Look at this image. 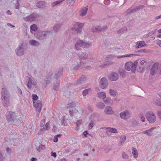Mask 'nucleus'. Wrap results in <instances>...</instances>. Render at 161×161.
Wrapping results in <instances>:
<instances>
[{
    "label": "nucleus",
    "mask_w": 161,
    "mask_h": 161,
    "mask_svg": "<svg viewBox=\"0 0 161 161\" xmlns=\"http://www.w3.org/2000/svg\"><path fill=\"white\" fill-rule=\"evenodd\" d=\"M108 131L111 133H118V131L117 129L115 128L111 127H107Z\"/></svg>",
    "instance_id": "obj_32"
},
{
    "label": "nucleus",
    "mask_w": 161,
    "mask_h": 161,
    "mask_svg": "<svg viewBox=\"0 0 161 161\" xmlns=\"http://www.w3.org/2000/svg\"><path fill=\"white\" fill-rule=\"evenodd\" d=\"M103 102L106 104H108L111 101V98L108 97H106L103 100Z\"/></svg>",
    "instance_id": "obj_33"
},
{
    "label": "nucleus",
    "mask_w": 161,
    "mask_h": 161,
    "mask_svg": "<svg viewBox=\"0 0 161 161\" xmlns=\"http://www.w3.org/2000/svg\"><path fill=\"white\" fill-rule=\"evenodd\" d=\"M73 29H75L77 33L81 32L83 24L78 22H74L73 24Z\"/></svg>",
    "instance_id": "obj_11"
},
{
    "label": "nucleus",
    "mask_w": 161,
    "mask_h": 161,
    "mask_svg": "<svg viewBox=\"0 0 161 161\" xmlns=\"http://www.w3.org/2000/svg\"><path fill=\"white\" fill-rule=\"evenodd\" d=\"M91 88H88L87 89H85L82 92V95L84 96H86L88 94V92L89 91H91Z\"/></svg>",
    "instance_id": "obj_41"
},
{
    "label": "nucleus",
    "mask_w": 161,
    "mask_h": 161,
    "mask_svg": "<svg viewBox=\"0 0 161 161\" xmlns=\"http://www.w3.org/2000/svg\"><path fill=\"white\" fill-rule=\"evenodd\" d=\"M119 116L121 119L126 120L130 118L131 114L128 110H125L119 114Z\"/></svg>",
    "instance_id": "obj_7"
},
{
    "label": "nucleus",
    "mask_w": 161,
    "mask_h": 161,
    "mask_svg": "<svg viewBox=\"0 0 161 161\" xmlns=\"http://www.w3.org/2000/svg\"><path fill=\"white\" fill-rule=\"evenodd\" d=\"M158 66V63L156 62L154 63L152 68L151 69L157 70Z\"/></svg>",
    "instance_id": "obj_48"
},
{
    "label": "nucleus",
    "mask_w": 161,
    "mask_h": 161,
    "mask_svg": "<svg viewBox=\"0 0 161 161\" xmlns=\"http://www.w3.org/2000/svg\"><path fill=\"white\" fill-rule=\"evenodd\" d=\"M31 30L34 31H36L38 29V27L36 25L34 24L31 25L30 26Z\"/></svg>",
    "instance_id": "obj_36"
},
{
    "label": "nucleus",
    "mask_w": 161,
    "mask_h": 161,
    "mask_svg": "<svg viewBox=\"0 0 161 161\" xmlns=\"http://www.w3.org/2000/svg\"><path fill=\"white\" fill-rule=\"evenodd\" d=\"M132 150V154L135 158H136L138 157V153L136 149V148H133Z\"/></svg>",
    "instance_id": "obj_40"
},
{
    "label": "nucleus",
    "mask_w": 161,
    "mask_h": 161,
    "mask_svg": "<svg viewBox=\"0 0 161 161\" xmlns=\"http://www.w3.org/2000/svg\"><path fill=\"white\" fill-rule=\"evenodd\" d=\"M51 155L53 157H56L57 156V154L55 152H51Z\"/></svg>",
    "instance_id": "obj_60"
},
{
    "label": "nucleus",
    "mask_w": 161,
    "mask_h": 161,
    "mask_svg": "<svg viewBox=\"0 0 161 161\" xmlns=\"http://www.w3.org/2000/svg\"><path fill=\"white\" fill-rule=\"evenodd\" d=\"M84 63L83 62H80L79 64H78L75 66H74L73 68L74 70H77L79 68H82L83 66H84Z\"/></svg>",
    "instance_id": "obj_28"
},
{
    "label": "nucleus",
    "mask_w": 161,
    "mask_h": 161,
    "mask_svg": "<svg viewBox=\"0 0 161 161\" xmlns=\"http://www.w3.org/2000/svg\"><path fill=\"white\" fill-rule=\"evenodd\" d=\"M108 57H106L105 58V62L103 64L100 65L99 67L102 68H107L108 66L111 65L113 63V62L112 61H108Z\"/></svg>",
    "instance_id": "obj_16"
},
{
    "label": "nucleus",
    "mask_w": 161,
    "mask_h": 161,
    "mask_svg": "<svg viewBox=\"0 0 161 161\" xmlns=\"http://www.w3.org/2000/svg\"><path fill=\"white\" fill-rule=\"evenodd\" d=\"M106 57H108V61H111V60H112L113 58L114 57L113 55H109L108 56H107Z\"/></svg>",
    "instance_id": "obj_57"
},
{
    "label": "nucleus",
    "mask_w": 161,
    "mask_h": 161,
    "mask_svg": "<svg viewBox=\"0 0 161 161\" xmlns=\"http://www.w3.org/2000/svg\"><path fill=\"white\" fill-rule=\"evenodd\" d=\"M107 26L106 25H104L103 27L97 26L96 27H93L91 29L92 32H101L107 29Z\"/></svg>",
    "instance_id": "obj_9"
},
{
    "label": "nucleus",
    "mask_w": 161,
    "mask_h": 161,
    "mask_svg": "<svg viewBox=\"0 0 161 161\" xmlns=\"http://www.w3.org/2000/svg\"><path fill=\"white\" fill-rule=\"evenodd\" d=\"M109 93L111 96L114 97L118 94V92L116 90L112 89H110Z\"/></svg>",
    "instance_id": "obj_26"
},
{
    "label": "nucleus",
    "mask_w": 161,
    "mask_h": 161,
    "mask_svg": "<svg viewBox=\"0 0 161 161\" xmlns=\"http://www.w3.org/2000/svg\"><path fill=\"white\" fill-rule=\"evenodd\" d=\"M60 80H57L56 81V83L53 86V89L55 91H58L59 90V86Z\"/></svg>",
    "instance_id": "obj_30"
},
{
    "label": "nucleus",
    "mask_w": 161,
    "mask_h": 161,
    "mask_svg": "<svg viewBox=\"0 0 161 161\" xmlns=\"http://www.w3.org/2000/svg\"><path fill=\"white\" fill-rule=\"evenodd\" d=\"M17 91L18 93L19 94V95H20L21 96H22V91L19 87H17Z\"/></svg>",
    "instance_id": "obj_58"
},
{
    "label": "nucleus",
    "mask_w": 161,
    "mask_h": 161,
    "mask_svg": "<svg viewBox=\"0 0 161 161\" xmlns=\"http://www.w3.org/2000/svg\"><path fill=\"white\" fill-rule=\"evenodd\" d=\"M61 124L62 125H65L66 124L65 117L64 116L62 117V119L61 120Z\"/></svg>",
    "instance_id": "obj_44"
},
{
    "label": "nucleus",
    "mask_w": 161,
    "mask_h": 161,
    "mask_svg": "<svg viewBox=\"0 0 161 161\" xmlns=\"http://www.w3.org/2000/svg\"><path fill=\"white\" fill-rule=\"evenodd\" d=\"M26 81V85L29 89L31 88L32 85H35L36 84L37 82L35 79L32 77H27Z\"/></svg>",
    "instance_id": "obj_8"
},
{
    "label": "nucleus",
    "mask_w": 161,
    "mask_h": 161,
    "mask_svg": "<svg viewBox=\"0 0 161 161\" xmlns=\"http://www.w3.org/2000/svg\"><path fill=\"white\" fill-rule=\"evenodd\" d=\"M53 75V72L50 71L49 72L48 75L46 76L45 79L51 80V77Z\"/></svg>",
    "instance_id": "obj_47"
},
{
    "label": "nucleus",
    "mask_w": 161,
    "mask_h": 161,
    "mask_svg": "<svg viewBox=\"0 0 161 161\" xmlns=\"http://www.w3.org/2000/svg\"><path fill=\"white\" fill-rule=\"evenodd\" d=\"M19 2L18 0H17V3L15 4V8L17 9H19Z\"/></svg>",
    "instance_id": "obj_59"
},
{
    "label": "nucleus",
    "mask_w": 161,
    "mask_h": 161,
    "mask_svg": "<svg viewBox=\"0 0 161 161\" xmlns=\"http://www.w3.org/2000/svg\"><path fill=\"white\" fill-rule=\"evenodd\" d=\"M122 154V157L123 158L127 159L128 158V156L125 153L123 152Z\"/></svg>",
    "instance_id": "obj_55"
},
{
    "label": "nucleus",
    "mask_w": 161,
    "mask_h": 161,
    "mask_svg": "<svg viewBox=\"0 0 161 161\" xmlns=\"http://www.w3.org/2000/svg\"><path fill=\"white\" fill-rule=\"evenodd\" d=\"M64 0H58L56 2H54L52 3V5L53 7H54L56 6V5L61 3V2H63Z\"/></svg>",
    "instance_id": "obj_43"
},
{
    "label": "nucleus",
    "mask_w": 161,
    "mask_h": 161,
    "mask_svg": "<svg viewBox=\"0 0 161 161\" xmlns=\"http://www.w3.org/2000/svg\"><path fill=\"white\" fill-rule=\"evenodd\" d=\"M108 78L111 81H115L118 79L119 75L116 73L114 72L109 74Z\"/></svg>",
    "instance_id": "obj_15"
},
{
    "label": "nucleus",
    "mask_w": 161,
    "mask_h": 161,
    "mask_svg": "<svg viewBox=\"0 0 161 161\" xmlns=\"http://www.w3.org/2000/svg\"><path fill=\"white\" fill-rule=\"evenodd\" d=\"M58 141V138L55 136H54V138L53 140V141L55 142H57Z\"/></svg>",
    "instance_id": "obj_63"
},
{
    "label": "nucleus",
    "mask_w": 161,
    "mask_h": 161,
    "mask_svg": "<svg viewBox=\"0 0 161 161\" xmlns=\"http://www.w3.org/2000/svg\"><path fill=\"white\" fill-rule=\"evenodd\" d=\"M156 70L153 69H150V74L152 75H154L156 73Z\"/></svg>",
    "instance_id": "obj_52"
},
{
    "label": "nucleus",
    "mask_w": 161,
    "mask_h": 161,
    "mask_svg": "<svg viewBox=\"0 0 161 161\" xmlns=\"http://www.w3.org/2000/svg\"><path fill=\"white\" fill-rule=\"evenodd\" d=\"M10 98H4L1 99L3 103V106L6 107H7L10 104Z\"/></svg>",
    "instance_id": "obj_20"
},
{
    "label": "nucleus",
    "mask_w": 161,
    "mask_h": 161,
    "mask_svg": "<svg viewBox=\"0 0 161 161\" xmlns=\"http://www.w3.org/2000/svg\"><path fill=\"white\" fill-rule=\"evenodd\" d=\"M138 62L135 61L134 63L131 62H128L126 63L125 65V68L126 70L130 71L131 69V72L135 73L136 71Z\"/></svg>",
    "instance_id": "obj_2"
},
{
    "label": "nucleus",
    "mask_w": 161,
    "mask_h": 161,
    "mask_svg": "<svg viewBox=\"0 0 161 161\" xmlns=\"http://www.w3.org/2000/svg\"><path fill=\"white\" fill-rule=\"evenodd\" d=\"M1 94V99L10 98V94L8 92L7 89L5 87L2 88Z\"/></svg>",
    "instance_id": "obj_13"
},
{
    "label": "nucleus",
    "mask_w": 161,
    "mask_h": 161,
    "mask_svg": "<svg viewBox=\"0 0 161 161\" xmlns=\"http://www.w3.org/2000/svg\"><path fill=\"white\" fill-rule=\"evenodd\" d=\"M92 45V43L90 42H86L82 40H79L76 42L75 48L77 50H80L81 49V47L86 48H89L91 47Z\"/></svg>",
    "instance_id": "obj_1"
},
{
    "label": "nucleus",
    "mask_w": 161,
    "mask_h": 161,
    "mask_svg": "<svg viewBox=\"0 0 161 161\" xmlns=\"http://www.w3.org/2000/svg\"><path fill=\"white\" fill-rule=\"evenodd\" d=\"M137 9V11L140 9H142L144 7V6L143 5H140L139 6L136 7Z\"/></svg>",
    "instance_id": "obj_61"
},
{
    "label": "nucleus",
    "mask_w": 161,
    "mask_h": 161,
    "mask_svg": "<svg viewBox=\"0 0 161 161\" xmlns=\"http://www.w3.org/2000/svg\"><path fill=\"white\" fill-rule=\"evenodd\" d=\"M137 8L136 7L135 8L132 9L131 10L128 12L127 13V14H130L134 12L137 11Z\"/></svg>",
    "instance_id": "obj_49"
},
{
    "label": "nucleus",
    "mask_w": 161,
    "mask_h": 161,
    "mask_svg": "<svg viewBox=\"0 0 161 161\" xmlns=\"http://www.w3.org/2000/svg\"><path fill=\"white\" fill-rule=\"evenodd\" d=\"M32 98L33 100V102L38 100H37L38 99V96L36 94H33L32 95Z\"/></svg>",
    "instance_id": "obj_53"
},
{
    "label": "nucleus",
    "mask_w": 161,
    "mask_h": 161,
    "mask_svg": "<svg viewBox=\"0 0 161 161\" xmlns=\"http://www.w3.org/2000/svg\"><path fill=\"white\" fill-rule=\"evenodd\" d=\"M126 138V136L125 135L121 136H120V139L119 141L120 142L119 144V146H121L123 144L125 141Z\"/></svg>",
    "instance_id": "obj_29"
},
{
    "label": "nucleus",
    "mask_w": 161,
    "mask_h": 161,
    "mask_svg": "<svg viewBox=\"0 0 161 161\" xmlns=\"http://www.w3.org/2000/svg\"><path fill=\"white\" fill-rule=\"evenodd\" d=\"M119 73L122 77H124L125 75V71L123 70L119 71Z\"/></svg>",
    "instance_id": "obj_54"
},
{
    "label": "nucleus",
    "mask_w": 161,
    "mask_h": 161,
    "mask_svg": "<svg viewBox=\"0 0 161 161\" xmlns=\"http://www.w3.org/2000/svg\"><path fill=\"white\" fill-rule=\"evenodd\" d=\"M87 80L86 77L85 75H81L80 78L77 80L76 84H81L84 83Z\"/></svg>",
    "instance_id": "obj_19"
},
{
    "label": "nucleus",
    "mask_w": 161,
    "mask_h": 161,
    "mask_svg": "<svg viewBox=\"0 0 161 161\" xmlns=\"http://www.w3.org/2000/svg\"><path fill=\"white\" fill-rule=\"evenodd\" d=\"M157 114L160 119H161V111H158Z\"/></svg>",
    "instance_id": "obj_64"
},
{
    "label": "nucleus",
    "mask_w": 161,
    "mask_h": 161,
    "mask_svg": "<svg viewBox=\"0 0 161 161\" xmlns=\"http://www.w3.org/2000/svg\"><path fill=\"white\" fill-rule=\"evenodd\" d=\"M30 44L33 46H38L39 44V43L37 41L34 40H31L30 42Z\"/></svg>",
    "instance_id": "obj_37"
},
{
    "label": "nucleus",
    "mask_w": 161,
    "mask_h": 161,
    "mask_svg": "<svg viewBox=\"0 0 161 161\" xmlns=\"http://www.w3.org/2000/svg\"><path fill=\"white\" fill-rule=\"evenodd\" d=\"M45 148L46 147L45 145L41 144L37 148V150L38 152H40L42 150L45 149Z\"/></svg>",
    "instance_id": "obj_42"
},
{
    "label": "nucleus",
    "mask_w": 161,
    "mask_h": 161,
    "mask_svg": "<svg viewBox=\"0 0 161 161\" xmlns=\"http://www.w3.org/2000/svg\"><path fill=\"white\" fill-rule=\"evenodd\" d=\"M51 32V31H45L42 32L41 31H38L35 34V36L40 40H43L46 38L47 36L46 33H49Z\"/></svg>",
    "instance_id": "obj_4"
},
{
    "label": "nucleus",
    "mask_w": 161,
    "mask_h": 161,
    "mask_svg": "<svg viewBox=\"0 0 161 161\" xmlns=\"http://www.w3.org/2000/svg\"><path fill=\"white\" fill-rule=\"evenodd\" d=\"M39 15L37 13H33L24 18L25 21L30 22L35 21L38 17Z\"/></svg>",
    "instance_id": "obj_6"
},
{
    "label": "nucleus",
    "mask_w": 161,
    "mask_h": 161,
    "mask_svg": "<svg viewBox=\"0 0 161 161\" xmlns=\"http://www.w3.org/2000/svg\"><path fill=\"white\" fill-rule=\"evenodd\" d=\"M15 52L16 54L19 56L23 55L24 54V48L23 44L19 45L16 49Z\"/></svg>",
    "instance_id": "obj_12"
},
{
    "label": "nucleus",
    "mask_w": 161,
    "mask_h": 161,
    "mask_svg": "<svg viewBox=\"0 0 161 161\" xmlns=\"http://www.w3.org/2000/svg\"><path fill=\"white\" fill-rule=\"evenodd\" d=\"M63 67L59 68L58 72L55 73L54 76V78H59L62 75L63 72Z\"/></svg>",
    "instance_id": "obj_18"
},
{
    "label": "nucleus",
    "mask_w": 161,
    "mask_h": 161,
    "mask_svg": "<svg viewBox=\"0 0 161 161\" xmlns=\"http://www.w3.org/2000/svg\"><path fill=\"white\" fill-rule=\"evenodd\" d=\"M146 44L144 41H138L137 42V44L136 48H138L140 47H142L146 46Z\"/></svg>",
    "instance_id": "obj_22"
},
{
    "label": "nucleus",
    "mask_w": 161,
    "mask_h": 161,
    "mask_svg": "<svg viewBox=\"0 0 161 161\" xmlns=\"http://www.w3.org/2000/svg\"><path fill=\"white\" fill-rule=\"evenodd\" d=\"M146 118L150 123H153L156 121V117L153 112H147L146 114Z\"/></svg>",
    "instance_id": "obj_5"
},
{
    "label": "nucleus",
    "mask_w": 161,
    "mask_h": 161,
    "mask_svg": "<svg viewBox=\"0 0 161 161\" xmlns=\"http://www.w3.org/2000/svg\"><path fill=\"white\" fill-rule=\"evenodd\" d=\"M45 3L44 1H39L36 3V5L38 8H42L45 6Z\"/></svg>",
    "instance_id": "obj_24"
},
{
    "label": "nucleus",
    "mask_w": 161,
    "mask_h": 161,
    "mask_svg": "<svg viewBox=\"0 0 161 161\" xmlns=\"http://www.w3.org/2000/svg\"><path fill=\"white\" fill-rule=\"evenodd\" d=\"M7 120L9 123H13L14 121L17 119L15 113L12 111H8L6 114Z\"/></svg>",
    "instance_id": "obj_3"
},
{
    "label": "nucleus",
    "mask_w": 161,
    "mask_h": 161,
    "mask_svg": "<svg viewBox=\"0 0 161 161\" xmlns=\"http://www.w3.org/2000/svg\"><path fill=\"white\" fill-rule=\"evenodd\" d=\"M82 120L81 119L77 120L75 123L77 128L79 127V125L81 124L82 123Z\"/></svg>",
    "instance_id": "obj_51"
},
{
    "label": "nucleus",
    "mask_w": 161,
    "mask_h": 161,
    "mask_svg": "<svg viewBox=\"0 0 161 161\" xmlns=\"http://www.w3.org/2000/svg\"><path fill=\"white\" fill-rule=\"evenodd\" d=\"M87 8L85 7H83L80 11V15L82 16L85 15L87 13Z\"/></svg>",
    "instance_id": "obj_27"
},
{
    "label": "nucleus",
    "mask_w": 161,
    "mask_h": 161,
    "mask_svg": "<svg viewBox=\"0 0 161 161\" xmlns=\"http://www.w3.org/2000/svg\"><path fill=\"white\" fill-rule=\"evenodd\" d=\"M147 50L146 49H142L138 50V51H136V52H139V53H147Z\"/></svg>",
    "instance_id": "obj_56"
},
{
    "label": "nucleus",
    "mask_w": 161,
    "mask_h": 161,
    "mask_svg": "<svg viewBox=\"0 0 161 161\" xmlns=\"http://www.w3.org/2000/svg\"><path fill=\"white\" fill-rule=\"evenodd\" d=\"M99 84L101 88L103 89L106 88L108 86L107 79L105 77H103L101 79L99 82Z\"/></svg>",
    "instance_id": "obj_10"
},
{
    "label": "nucleus",
    "mask_w": 161,
    "mask_h": 161,
    "mask_svg": "<svg viewBox=\"0 0 161 161\" xmlns=\"http://www.w3.org/2000/svg\"><path fill=\"white\" fill-rule=\"evenodd\" d=\"M106 96L105 93L104 92H101L98 93L97 94V97L99 99H102L103 100Z\"/></svg>",
    "instance_id": "obj_23"
},
{
    "label": "nucleus",
    "mask_w": 161,
    "mask_h": 161,
    "mask_svg": "<svg viewBox=\"0 0 161 161\" xmlns=\"http://www.w3.org/2000/svg\"><path fill=\"white\" fill-rule=\"evenodd\" d=\"M155 104L159 106H161V99L158 98L156 100Z\"/></svg>",
    "instance_id": "obj_46"
},
{
    "label": "nucleus",
    "mask_w": 161,
    "mask_h": 161,
    "mask_svg": "<svg viewBox=\"0 0 161 161\" xmlns=\"http://www.w3.org/2000/svg\"><path fill=\"white\" fill-rule=\"evenodd\" d=\"M104 112L107 114L110 115L113 114L114 113V111L110 106H107L105 108Z\"/></svg>",
    "instance_id": "obj_17"
},
{
    "label": "nucleus",
    "mask_w": 161,
    "mask_h": 161,
    "mask_svg": "<svg viewBox=\"0 0 161 161\" xmlns=\"http://www.w3.org/2000/svg\"><path fill=\"white\" fill-rule=\"evenodd\" d=\"M76 103L75 102H72L68 103L67 105V108H74L75 107Z\"/></svg>",
    "instance_id": "obj_34"
},
{
    "label": "nucleus",
    "mask_w": 161,
    "mask_h": 161,
    "mask_svg": "<svg viewBox=\"0 0 161 161\" xmlns=\"http://www.w3.org/2000/svg\"><path fill=\"white\" fill-rule=\"evenodd\" d=\"M78 56L79 57L80 59L84 60L87 58L88 55L86 52L78 54Z\"/></svg>",
    "instance_id": "obj_21"
},
{
    "label": "nucleus",
    "mask_w": 161,
    "mask_h": 161,
    "mask_svg": "<svg viewBox=\"0 0 161 161\" xmlns=\"http://www.w3.org/2000/svg\"><path fill=\"white\" fill-rule=\"evenodd\" d=\"M94 126V122L92 121H91L89 124L88 129H91Z\"/></svg>",
    "instance_id": "obj_50"
},
{
    "label": "nucleus",
    "mask_w": 161,
    "mask_h": 161,
    "mask_svg": "<svg viewBox=\"0 0 161 161\" xmlns=\"http://www.w3.org/2000/svg\"><path fill=\"white\" fill-rule=\"evenodd\" d=\"M146 62V61L145 59H142L140 61V64L141 65H142L144 63Z\"/></svg>",
    "instance_id": "obj_62"
},
{
    "label": "nucleus",
    "mask_w": 161,
    "mask_h": 161,
    "mask_svg": "<svg viewBox=\"0 0 161 161\" xmlns=\"http://www.w3.org/2000/svg\"><path fill=\"white\" fill-rule=\"evenodd\" d=\"M76 0H66L67 4L69 6H73Z\"/></svg>",
    "instance_id": "obj_39"
},
{
    "label": "nucleus",
    "mask_w": 161,
    "mask_h": 161,
    "mask_svg": "<svg viewBox=\"0 0 161 161\" xmlns=\"http://www.w3.org/2000/svg\"><path fill=\"white\" fill-rule=\"evenodd\" d=\"M127 31V29L126 27H125L121 29H120V30L117 31V33L119 35H121L123 32H124L125 31V32H126Z\"/></svg>",
    "instance_id": "obj_35"
},
{
    "label": "nucleus",
    "mask_w": 161,
    "mask_h": 161,
    "mask_svg": "<svg viewBox=\"0 0 161 161\" xmlns=\"http://www.w3.org/2000/svg\"><path fill=\"white\" fill-rule=\"evenodd\" d=\"M155 127H153L150 128L148 130H146L142 132V133L144 134L147 135L148 136H151L152 134L151 132V131L155 129Z\"/></svg>",
    "instance_id": "obj_25"
},
{
    "label": "nucleus",
    "mask_w": 161,
    "mask_h": 161,
    "mask_svg": "<svg viewBox=\"0 0 161 161\" xmlns=\"http://www.w3.org/2000/svg\"><path fill=\"white\" fill-rule=\"evenodd\" d=\"M136 55V54H126L123 56H120L118 57V58H121L125 57H132Z\"/></svg>",
    "instance_id": "obj_45"
},
{
    "label": "nucleus",
    "mask_w": 161,
    "mask_h": 161,
    "mask_svg": "<svg viewBox=\"0 0 161 161\" xmlns=\"http://www.w3.org/2000/svg\"><path fill=\"white\" fill-rule=\"evenodd\" d=\"M61 24H58L55 25L53 27V29L56 32H57L58 30L60 28Z\"/></svg>",
    "instance_id": "obj_38"
},
{
    "label": "nucleus",
    "mask_w": 161,
    "mask_h": 161,
    "mask_svg": "<svg viewBox=\"0 0 161 161\" xmlns=\"http://www.w3.org/2000/svg\"><path fill=\"white\" fill-rule=\"evenodd\" d=\"M96 107L97 108L100 109H103L105 107L104 104L102 102H98L96 105Z\"/></svg>",
    "instance_id": "obj_31"
},
{
    "label": "nucleus",
    "mask_w": 161,
    "mask_h": 161,
    "mask_svg": "<svg viewBox=\"0 0 161 161\" xmlns=\"http://www.w3.org/2000/svg\"><path fill=\"white\" fill-rule=\"evenodd\" d=\"M42 103L41 101L39 100L34 101L33 102V106L36 108V110L39 113L42 110Z\"/></svg>",
    "instance_id": "obj_14"
}]
</instances>
